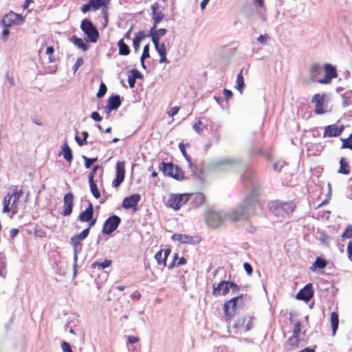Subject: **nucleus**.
Returning a JSON list of instances; mask_svg holds the SVG:
<instances>
[{"label":"nucleus","instance_id":"f257e3e1","mask_svg":"<svg viewBox=\"0 0 352 352\" xmlns=\"http://www.w3.org/2000/svg\"><path fill=\"white\" fill-rule=\"evenodd\" d=\"M242 182L250 191L243 202L235 209L228 213L224 211L210 210L206 217L207 224L213 228L221 226L226 221L236 222L247 219L260 209L258 196L260 192V186L254 175L252 169H247L241 177Z\"/></svg>","mask_w":352,"mask_h":352},{"label":"nucleus","instance_id":"f03ea898","mask_svg":"<svg viewBox=\"0 0 352 352\" xmlns=\"http://www.w3.org/2000/svg\"><path fill=\"white\" fill-rule=\"evenodd\" d=\"M338 76L336 67L327 63L322 67L318 64H312L309 67L311 80L321 84H329Z\"/></svg>","mask_w":352,"mask_h":352},{"label":"nucleus","instance_id":"7ed1b4c3","mask_svg":"<svg viewBox=\"0 0 352 352\" xmlns=\"http://www.w3.org/2000/svg\"><path fill=\"white\" fill-rule=\"evenodd\" d=\"M296 208L295 204L292 202H283L275 201L270 204L271 211L277 217L284 218L289 217Z\"/></svg>","mask_w":352,"mask_h":352},{"label":"nucleus","instance_id":"20e7f679","mask_svg":"<svg viewBox=\"0 0 352 352\" xmlns=\"http://www.w3.org/2000/svg\"><path fill=\"white\" fill-rule=\"evenodd\" d=\"M23 195L22 190H16L8 193L3 200V212L12 211L13 214L18 212V201Z\"/></svg>","mask_w":352,"mask_h":352},{"label":"nucleus","instance_id":"39448f33","mask_svg":"<svg viewBox=\"0 0 352 352\" xmlns=\"http://www.w3.org/2000/svg\"><path fill=\"white\" fill-rule=\"evenodd\" d=\"M80 27L82 32L87 36L89 41L95 43L98 41L100 37L98 30L90 20L87 19H82Z\"/></svg>","mask_w":352,"mask_h":352},{"label":"nucleus","instance_id":"423d86ee","mask_svg":"<svg viewBox=\"0 0 352 352\" xmlns=\"http://www.w3.org/2000/svg\"><path fill=\"white\" fill-rule=\"evenodd\" d=\"M160 170L164 175L173 177L176 180H182L184 178L182 170L173 163L162 162Z\"/></svg>","mask_w":352,"mask_h":352},{"label":"nucleus","instance_id":"0eeeda50","mask_svg":"<svg viewBox=\"0 0 352 352\" xmlns=\"http://www.w3.org/2000/svg\"><path fill=\"white\" fill-rule=\"evenodd\" d=\"M190 199V194H174L170 193L168 198L166 201V206L168 208H173L175 210H178L179 208L186 204Z\"/></svg>","mask_w":352,"mask_h":352},{"label":"nucleus","instance_id":"6e6552de","mask_svg":"<svg viewBox=\"0 0 352 352\" xmlns=\"http://www.w3.org/2000/svg\"><path fill=\"white\" fill-rule=\"evenodd\" d=\"M230 290H232V292L235 294L239 290V287L234 283L222 280L217 285L215 284L213 285L212 294L214 296L220 294L226 296Z\"/></svg>","mask_w":352,"mask_h":352},{"label":"nucleus","instance_id":"1a4fd4ad","mask_svg":"<svg viewBox=\"0 0 352 352\" xmlns=\"http://www.w3.org/2000/svg\"><path fill=\"white\" fill-rule=\"evenodd\" d=\"M240 163L239 160L230 158H223L215 160L211 163V167L217 172L231 170Z\"/></svg>","mask_w":352,"mask_h":352},{"label":"nucleus","instance_id":"9d476101","mask_svg":"<svg viewBox=\"0 0 352 352\" xmlns=\"http://www.w3.org/2000/svg\"><path fill=\"white\" fill-rule=\"evenodd\" d=\"M243 305V296H238L226 301L223 305L225 316L228 319L231 318L236 313L237 308Z\"/></svg>","mask_w":352,"mask_h":352},{"label":"nucleus","instance_id":"9b49d317","mask_svg":"<svg viewBox=\"0 0 352 352\" xmlns=\"http://www.w3.org/2000/svg\"><path fill=\"white\" fill-rule=\"evenodd\" d=\"M25 21V18L20 14H16L13 11H10L6 14L2 19V23L6 27H11L22 24Z\"/></svg>","mask_w":352,"mask_h":352},{"label":"nucleus","instance_id":"f8f14e48","mask_svg":"<svg viewBox=\"0 0 352 352\" xmlns=\"http://www.w3.org/2000/svg\"><path fill=\"white\" fill-rule=\"evenodd\" d=\"M121 222V219L113 214L109 217L104 223L102 227V233L105 234H111L119 226Z\"/></svg>","mask_w":352,"mask_h":352},{"label":"nucleus","instance_id":"ddd939ff","mask_svg":"<svg viewBox=\"0 0 352 352\" xmlns=\"http://www.w3.org/2000/svg\"><path fill=\"white\" fill-rule=\"evenodd\" d=\"M311 102L315 104L314 111L316 114H323L328 111L325 96L316 94L314 96Z\"/></svg>","mask_w":352,"mask_h":352},{"label":"nucleus","instance_id":"4468645a","mask_svg":"<svg viewBox=\"0 0 352 352\" xmlns=\"http://www.w3.org/2000/svg\"><path fill=\"white\" fill-rule=\"evenodd\" d=\"M109 0H96L95 1L89 2L83 5L80 10L85 14L91 9L94 11L99 10L100 8L106 7L109 4Z\"/></svg>","mask_w":352,"mask_h":352},{"label":"nucleus","instance_id":"2eb2a0df","mask_svg":"<svg viewBox=\"0 0 352 352\" xmlns=\"http://www.w3.org/2000/svg\"><path fill=\"white\" fill-rule=\"evenodd\" d=\"M124 162H118L116 164V176L113 181L112 186L114 188L119 187L125 177Z\"/></svg>","mask_w":352,"mask_h":352},{"label":"nucleus","instance_id":"dca6fc26","mask_svg":"<svg viewBox=\"0 0 352 352\" xmlns=\"http://www.w3.org/2000/svg\"><path fill=\"white\" fill-rule=\"evenodd\" d=\"M74 206V195L72 192H67L63 198V210L61 212V215L67 217L71 214Z\"/></svg>","mask_w":352,"mask_h":352},{"label":"nucleus","instance_id":"f3484780","mask_svg":"<svg viewBox=\"0 0 352 352\" xmlns=\"http://www.w3.org/2000/svg\"><path fill=\"white\" fill-rule=\"evenodd\" d=\"M141 197L139 194H133L129 197H125L122 201V207L125 209L137 210V205L140 201Z\"/></svg>","mask_w":352,"mask_h":352},{"label":"nucleus","instance_id":"a211bd4d","mask_svg":"<svg viewBox=\"0 0 352 352\" xmlns=\"http://www.w3.org/2000/svg\"><path fill=\"white\" fill-rule=\"evenodd\" d=\"M171 239L173 241H178L182 243L189 244H197L200 241L198 236H192L182 234H173L171 236Z\"/></svg>","mask_w":352,"mask_h":352},{"label":"nucleus","instance_id":"6ab92c4d","mask_svg":"<svg viewBox=\"0 0 352 352\" xmlns=\"http://www.w3.org/2000/svg\"><path fill=\"white\" fill-rule=\"evenodd\" d=\"M314 296V291L312 289L311 284L306 285L302 289H301L296 294V298L298 300H302L305 302H308Z\"/></svg>","mask_w":352,"mask_h":352},{"label":"nucleus","instance_id":"aec40b11","mask_svg":"<svg viewBox=\"0 0 352 352\" xmlns=\"http://www.w3.org/2000/svg\"><path fill=\"white\" fill-rule=\"evenodd\" d=\"M344 128L342 126H338L337 124H331L324 127L323 137L324 138H331L340 135Z\"/></svg>","mask_w":352,"mask_h":352},{"label":"nucleus","instance_id":"412c9836","mask_svg":"<svg viewBox=\"0 0 352 352\" xmlns=\"http://www.w3.org/2000/svg\"><path fill=\"white\" fill-rule=\"evenodd\" d=\"M160 6L157 3L151 5V17L153 20V25H157L164 18V14L159 10Z\"/></svg>","mask_w":352,"mask_h":352},{"label":"nucleus","instance_id":"4be33fe9","mask_svg":"<svg viewBox=\"0 0 352 352\" xmlns=\"http://www.w3.org/2000/svg\"><path fill=\"white\" fill-rule=\"evenodd\" d=\"M89 234V228L84 229L80 234L71 237L70 243L72 246L82 245L81 241L85 239Z\"/></svg>","mask_w":352,"mask_h":352},{"label":"nucleus","instance_id":"5701e85b","mask_svg":"<svg viewBox=\"0 0 352 352\" xmlns=\"http://www.w3.org/2000/svg\"><path fill=\"white\" fill-rule=\"evenodd\" d=\"M94 212L93 205L91 203H89L87 209L80 213L78 219L81 222L89 221L94 217Z\"/></svg>","mask_w":352,"mask_h":352},{"label":"nucleus","instance_id":"b1692460","mask_svg":"<svg viewBox=\"0 0 352 352\" xmlns=\"http://www.w3.org/2000/svg\"><path fill=\"white\" fill-rule=\"evenodd\" d=\"M155 48L156 51L158 52L160 59V63H166L167 62L166 58V50L164 43H160L159 41H157V38L155 39V41H153Z\"/></svg>","mask_w":352,"mask_h":352},{"label":"nucleus","instance_id":"393cba45","mask_svg":"<svg viewBox=\"0 0 352 352\" xmlns=\"http://www.w3.org/2000/svg\"><path fill=\"white\" fill-rule=\"evenodd\" d=\"M157 25H153L150 30V35L151 36L152 41H155V39L157 38V41H159L160 38L164 36L167 30L165 28H160L159 30H156Z\"/></svg>","mask_w":352,"mask_h":352},{"label":"nucleus","instance_id":"a878e982","mask_svg":"<svg viewBox=\"0 0 352 352\" xmlns=\"http://www.w3.org/2000/svg\"><path fill=\"white\" fill-rule=\"evenodd\" d=\"M142 74L138 69H132L128 75V82L131 87H133L137 79H142Z\"/></svg>","mask_w":352,"mask_h":352},{"label":"nucleus","instance_id":"bb28decb","mask_svg":"<svg viewBox=\"0 0 352 352\" xmlns=\"http://www.w3.org/2000/svg\"><path fill=\"white\" fill-rule=\"evenodd\" d=\"M70 41L75 46L82 50L83 52H85L89 49V45L81 38H78L74 35L71 37Z\"/></svg>","mask_w":352,"mask_h":352},{"label":"nucleus","instance_id":"cd10ccee","mask_svg":"<svg viewBox=\"0 0 352 352\" xmlns=\"http://www.w3.org/2000/svg\"><path fill=\"white\" fill-rule=\"evenodd\" d=\"M121 104V100L119 96H111L108 100L107 108L109 111L117 109Z\"/></svg>","mask_w":352,"mask_h":352},{"label":"nucleus","instance_id":"c85d7f7f","mask_svg":"<svg viewBox=\"0 0 352 352\" xmlns=\"http://www.w3.org/2000/svg\"><path fill=\"white\" fill-rule=\"evenodd\" d=\"M62 154L63 155L64 159L71 163L73 159L72 152L69 145L67 143H65L62 146Z\"/></svg>","mask_w":352,"mask_h":352},{"label":"nucleus","instance_id":"c756f323","mask_svg":"<svg viewBox=\"0 0 352 352\" xmlns=\"http://www.w3.org/2000/svg\"><path fill=\"white\" fill-rule=\"evenodd\" d=\"M112 263V261L109 259H106L102 262H94L91 264V267L93 269H98L100 270H104L108 267H109Z\"/></svg>","mask_w":352,"mask_h":352},{"label":"nucleus","instance_id":"7c9ffc66","mask_svg":"<svg viewBox=\"0 0 352 352\" xmlns=\"http://www.w3.org/2000/svg\"><path fill=\"white\" fill-rule=\"evenodd\" d=\"M118 45L119 47V54L122 56H126L129 55L130 53V50L129 46L124 42V40L122 38L120 39L118 43Z\"/></svg>","mask_w":352,"mask_h":352},{"label":"nucleus","instance_id":"2f4dec72","mask_svg":"<svg viewBox=\"0 0 352 352\" xmlns=\"http://www.w3.org/2000/svg\"><path fill=\"white\" fill-rule=\"evenodd\" d=\"M144 32H138L133 39V46L135 51L138 50L141 41L144 38Z\"/></svg>","mask_w":352,"mask_h":352},{"label":"nucleus","instance_id":"473e14b6","mask_svg":"<svg viewBox=\"0 0 352 352\" xmlns=\"http://www.w3.org/2000/svg\"><path fill=\"white\" fill-rule=\"evenodd\" d=\"M331 323L332 327L333 335L334 336L338 327L339 319L338 314L336 312L331 314Z\"/></svg>","mask_w":352,"mask_h":352},{"label":"nucleus","instance_id":"72a5a7b5","mask_svg":"<svg viewBox=\"0 0 352 352\" xmlns=\"http://www.w3.org/2000/svg\"><path fill=\"white\" fill-rule=\"evenodd\" d=\"M327 263L326 260H324L320 257H318L316 259L314 264L312 265V266L311 267V270L314 271L317 268L323 269L327 266Z\"/></svg>","mask_w":352,"mask_h":352},{"label":"nucleus","instance_id":"f704fd0d","mask_svg":"<svg viewBox=\"0 0 352 352\" xmlns=\"http://www.w3.org/2000/svg\"><path fill=\"white\" fill-rule=\"evenodd\" d=\"M300 340L298 336H292L287 340V344L290 346L291 349H296L299 346Z\"/></svg>","mask_w":352,"mask_h":352},{"label":"nucleus","instance_id":"c9c22d12","mask_svg":"<svg viewBox=\"0 0 352 352\" xmlns=\"http://www.w3.org/2000/svg\"><path fill=\"white\" fill-rule=\"evenodd\" d=\"M340 167L338 170V173L344 174V175H349V166L347 164V162L345 161L344 158L342 157L340 160Z\"/></svg>","mask_w":352,"mask_h":352},{"label":"nucleus","instance_id":"e433bc0d","mask_svg":"<svg viewBox=\"0 0 352 352\" xmlns=\"http://www.w3.org/2000/svg\"><path fill=\"white\" fill-rule=\"evenodd\" d=\"M342 104L344 106L352 104V90L349 89L342 94Z\"/></svg>","mask_w":352,"mask_h":352},{"label":"nucleus","instance_id":"4c0bfd02","mask_svg":"<svg viewBox=\"0 0 352 352\" xmlns=\"http://www.w3.org/2000/svg\"><path fill=\"white\" fill-rule=\"evenodd\" d=\"M155 258L159 265H163L164 266H166L167 255H163L162 250H160L155 254Z\"/></svg>","mask_w":352,"mask_h":352},{"label":"nucleus","instance_id":"58836bf2","mask_svg":"<svg viewBox=\"0 0 352 352\" xmlns=\"http://www.w3.org/2000/svg\"><path fill=\"white\" fill-rule=\"evenodd\" d=\"M89 186H90V190H91L93 196L96 199L100 198V193L98 189L97 185H96V182H94V180L89 181Z\"/></svg>","mask_w":352,"mask_h":352},{"label":"nucleus","instance_id":"ea45409f","mask_svg":"<svg viewBox=\"0 0 352 352\" xmlns=\"http://www.w3.org/2000/svg\"><path fill=\"white\" fill-rule=\"evenodd\" d=\"M54 49L52 46L47 47L46 54L49 56L48 60L50 63H55L58 58L54 54Z\"/></svg>","mask_w":352,"mask_h":352},{"label":"nucleus","instance_id":"a19ab883","mask_svg":"<svg viewBox=\"0 0 352 352\" xmlns=\"http://www.w3.org/2000/svg\"><path fill=\"white\" fill-rule=\"evenodd\" d=\"M150 56L149 54V45L147 44L144 47L143 52L141 56V63L143 67H145L144 60L145 58H147Z\"/></svg>","mask_w":352,"mask_h":352},{"label":"nucleus","instance_id":"79ce46f5","mask_svg":"<svg viewBox=\"0 0 352 352\" xmlns=\"http://www.w3.org/2000/svg\"><path fill=\"white\" fill-rule=\"evenodd\" d=\"M85 161V166L86 168H89L91 165L98 160L97 157L89 158L85 155L82 156Z\"/></svg>","mask_w":352,"mask_h":352},{"label":"nucleus","instance_id":"37998d69","mask_svg":"<svg viewBox=\"0 0 352 352\" xmlns=\"http://www.w3.org/2000/svg\"><path fill=\"white\" fill-rule=\"evenodd\" d=\"M192 128L196 133L200 135L203 133L205 127L203 126L201 121L198 120L193 124Z\"/></svg>","mask_w":352,"mask_h":352},{"label":"nucleus","instance_id":"c03bdc74","mask_svg":"<svg viewBox=\"0 0 352 352\" xmlns=\"http://www.w3.org/2000/svg\"><path fill=\"white\" fill-rule=\"evenodd\" d=\"M245 86L242 70L238 74L236 77V86L235 88H243Z\"/></svg>","mask_w":352,"mask_h":352},{"label":"nucleus","instance_id":"a18cd8bd","mask_svg":"<svg viewBox=\"0 0 352 352\" xmlns=\"http://www.w3.org/2000/svg\"><path fill=\"white\" fill-rule=\"evenodd\" d=\"M300 331H301V323L300 321H297L294 325V329L292 330V336L299 337Z\"/></svg>","mask_w":352,"mask_h":352},{"label":"nucleus","instance_id":"49530a36","mask_svg":"<svg viewBox=\"0 0 352 352\" xmlns=\"http://www.w3.org/2000/svg\"><path fill=\"white\" fill-rule=\"evenodd\" d=\"M179 148L180 151L182 152V155L185 157V159L188 162L189 164H191V159L190 156L187 154L186 149H185V145L183 143H179Z\"/></svg>","mask_w":352,"mask_h":352},{"label":"nucleus","instance_id":"de8ad7c7","mask_svg":"<svg viewBox=\"0 0 352 352\" xmlns=\"http://www.w3.org/2000/svg\"><path fill=\"white\" fill-rule=\"evenodd\" d=\"M342 147L352 149V135L349 138L343 140Z\"/></svg>","mask_w":352,"mask_h":352},{"label":"nucleus","instance_id":"09e8293b","mask_svg":"<svg viewBox=\"0 0 352 352\" xmlns=\"http://www.w3.org/2000/svg\"><path fill=\"white\" fill-rule=\"evenodd\" d=\"M84 63V60L82 57H79L77 58L76 63H74V66H73V70H74V72L76 73V71L78 69V68L82 65Z\"/></svg>","mask_w":352,"mask_h":352},{"label":"nucleus","instance_id":"8fccbe9b","mask_svg":"<svg viewBox=\"0 0 352 352\" xmlns=\"http://www.w3.org/2000/svg\"><path fill=\"white\" fill-rule=\"evenodd\" d=\"M342 238L351 239L352 238V226H348L345 231L342 234Z\"/></svg>","mask_w":352,"mask_h":352},{"label":"nucleus","instance_id":"3c124183","mask_svg":"<svg viewBox=\"0 0 352 352\" xmlns=\"http://www.w3.org/2000/svg\"><path fill=\"white\" fill-rule=\"evenodd\" d=\"M61 348L63 352H73L69 344L65 341L61 343Z\"/></svg>","mask_w":352,"mask_h":352},{"label":"nucleus","instance_id":"603ef678","mask_svg":"<svg viewBox=\"0 0 352 352\" xmlns=\"http://www.w3.org/2000/svg\"><path fill=\"white\" fill-rule=\"evenodd\" d=\"M179 107H173L170 108V109L168 111V115L170 117H173L176 114H177L178 111H179Z\"/></svg>","mask_w":352,"mask_h":352},{"label":"nucleus","instance_id":"864d4df0","mask_svg":"<svg viewBox=\"0 0 352 352\" xmlns=\"http://www.w3.org/2000/svg\"><path fill=\"white\" fill-rule=\"evenodd\" d=\"M100 168L98 165L95 166L91 173L89 174V181H94V175L97 171V170Z\"/></svg>","mask_w":352,"mask_h":352},{"label":"nucleus","instance_id":"5fc2aeb1","mask_svg":"<svg viewBox=\"0 0 352 352\" xmlns=\"http://www.w3.org/2000/svg\"><path fill=\"white\" fill-rule=\"evenodd\" d=\"M91 118L97 122H100L102 120V116L97 111L92 112L91 114Z\"/></svg>","mask_w":352,"mask_h":352},{"label":"nucleus","instance_id":"6e6d98bb","mask_svg":"<svg viewBox=\"0 0 352 352\" xmlns=\"http://www.w3.org/2000/svg\"><path fill=\"white\" fill-rule=\"evenodd\" d=\"M78 261V254H74V264H73V271H74V276H76L77 273V264Z\"/></svg>","mask_w":352,"mask_h":352},{"label":"nucleus","instance_id":"4d7b16f0","mask_svg":"<svg viewBox=\"0 0 352 352\" xmlns=\"http://www.w3.org/2000/svg\"><path fill=\"white\" fill-rule=\"evenodd\" d=\"M243 268L248 275H251L252 274V267L249 263H244Z\"/></svg>","mask_w":352,"mask_h":352},{"label":"nucleus","instance_id":"13d9d810","mask_svg":"<svg viewBox=\"0 0 352 352\" xmlns=\"http://www.w3.org/2000/svg\"><path fill=\"white\" fill-rule=\"evenodd\" d=\"M346 252L349 258L351 259L352 256V240L348 243Z\"/></svg>","mask_w":352,"mask_h":352},{"label":"nucleus","instance_id":"bf43d9fd","mask_svg":"<svg viewBox=\"0 0 352 352\" xmlns=\"http://www.w3.org/2000/svg\"><path fill=\"white\" fill-rule=\"evenodd\" d=\"M252 326H253V324H252V319H251V318H250V319H248V320L247 321V322L245 324V326H244V330H245V331H250V329H252Z\"/></svg>","mask_w":352,"mask_h":352},{"label":"nucleus","instance_id":"052dcab7","mask_svg":"<svg viewBox=\"0 0 352 352\" xmlns=\"http://www.w3.org/2000/svg\"><path fill=\"white\" fill-rule=\"evenodd\" d=\"M268 35L267 34H265V35H260L257 40L258 41L261 43V44H264L266 41L268 39Z\"/></svg>","mask_w":352,"mask_h":352},{"label":"nucleus","instance_id":"680f3d73","mask_svg":"<svg viewBox=\"0 0 352 352\" xmlns=\"http://www.w3.org/2000/svg\"><path fill=\"white\" fill-rule=\"evenodd\" d=\"M223 95L226 100L230 99L232 96V93L230 89H223Z\"/></svg>","mask_w":352,"mask_h":352},{"label":"nucleus","instance_id":"e2e57ef3","mask_svg":"<svg viewBox=\"0 0 352 352\" xmlns=\"http://www.w3.org/2000/svg\"><path fill=\"white\" fill-rule=\"evenodd\" d=\"M8 27H6L5 29H3V32H2V34H1V37L3 39H6L7 38V36H8V34H10V31L8 29Z\"/></svg>","mask_w":352,"mask_h":352},{"label":"nucleus","instance_id":"0e129e2a","mask_svg":"<svg viewBox=\"0 0 352 352\" xmlns=\"http://www.w3.org/2000/svg\"><path fill=\"white\" fill-rule=\"evenodd\" d=\"M82 245L73 246L74 254H78V252L82 251Z\"/></svg>","mask_w":352,"mask_h":352},{"label":"nucleus","instance_id":"69168bd1","mask_svg":"<svg viewBox=\"0 0 352 352\" xmlns=\"http://www.w3.org/2000/svg\"><path fill=\"white\" fill-rule=\"evenodd\" d=\"M19 233V230L16 228L11 229L10 231V236L11 238H14Z\"/></svg>","mask_w":352,"mask_h":352},{"label":"nucleus","instance_id":"338daca9","mask_svg":"<svg viewBox=\"0 0 352 352\" xmlns=\"http://www.w3.org/2000/svg\"><path fill=\"white\" fill-rule=\"evenodd\" d=\"M75 140L76 141L78 144L80 146L86 144V143L85 142V140H83L82 139H80L78 135H76Z\"/></svg>","mask_w":352,"mask_h":352},{"label":"nucleus","instance_id":"774afa93","mask_svg":"<svg viewBox=\"0 0 352 352\" xmlns=\"http://www.w3.org/2000/svg\"><path fill=\"white\" fill-rule=\"evenodd\" d=\"M204 199L205 197L204 195L201 193H199L196 196V200L199 201L200 204H202L204 201Z\"/></svg>","mask_w":352,"mask_h":352}]
</instances>
